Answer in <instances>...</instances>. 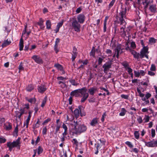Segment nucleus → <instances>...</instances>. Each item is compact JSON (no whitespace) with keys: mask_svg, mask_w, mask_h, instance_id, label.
<instances>
[{"mask_svg":"<svg viewBox=\"0 0 157 157\" xmlns=\"http://www.w3.org/2000/svg\"><path fill=\"white\" fill-rule=\"evenodd\" d=\"M71 27L74 29L75 31L77 32H80L81 26L76 19H73L71 22Z\"/></svg>","mask_w":157,"mask_h":157,"instance_id":"obj_5","label":"nucleus"},{"mask_svg":"<svg viewBox=\"0 0 157 157\" xmlns=\"http://www.w3.org/2000/svg\"><path fill=\"white\" fill-rule=\"evenodd\" d=\"M20 138H18L15 141L13 142L10 141L8 142L7 143V146L9 148V150L10 151H12L13 148L14 147H18L20 149Z\"/></svg>","mask_w":157,"mask_h":157,"instance_id":"obj_3","label":"nucleus"},{"mask_svg":"<svg viewBox=\"0 0 157 157\" xmlns=\"http://www.w3.org/2000/svg\"><path fill=\"white\" fill-rule=\"evenodd\" d=\"M157 40L156 39L153 37H151L149 39V43L150 44H153L156 42Z\"/></svg>","mask_w":157,"mask_h":157,"instance_id":"obj_22","label":"nucleus"},{"mask_svg":"<svg viewBox=\"0 0 157 157\" xmlns=\"http://www.w3.org/2000/svg\"><path fill=\"white\" fill-rule=\"evenodd\" d=\"M70 82L73 86H77L78 84L76 83L75 80L74 79H71L70 80Z\"/></svg>","mask_w":157,"mask_h":157,"instance_id":"obj_43","label":"nucleus"},{"mask_svg":"<svg viewBox=\"0 0 157 157\" xmlns=\"http://www.w3.org/2000/svg\"><path fill=\"white\" fill-rule=\"evenodd\" d=\"M122 65L125 67H127L128 66V63L126 62H124L122 63Z\"/></svg>","mask_w":157,"mask_h":157,"instance_id":"obj_62","label":"nucleus"},{"mask_svg":"<svg viewBox=\"0 0 157 157\" xmlns=\"http://www.w3.org/2000/svg\"><path fill=\"white\" fill-rule=\"evenodd\" d=\"M126 8L122 9L117 16V18L119 19L120 21L121 25L126 24V22L124 20V18H125L126 17Z\"/></svg>","mask_w":157,"mask_h":157,"instance_id":"obj_4","label":"nucleus"},{"mask_svg":"<svg viewBox=\"0 0 157 157\" xmlns=\"http://www.w3.org/2000/svg\"><path fill=\"white\" fill-rule=\"evenodd\" d=\"M74 113L76 117H78L79 115V109H75L74 111Z\"/></svg>","mask_w":157,"mask_h":157,"instance_id":"obj_31","label":"nucleus"},{"mask_svg":"<svg viewBox=\"0 0 157 157\" xmlns=\"http://www.w3.org/2000/svg\"><path fill=\"white\" fill-rule=\"evenodd\" d=\"M134 75L135 77L138 78L140 76V72L136 71H134Z\"/></svg>","mask_w":157,"mask_h":157,"instance_id":"obj_44","label":"nucleus"},{"mask_svg":"<svg viewBox=\"0 0 157 157\" xmlns=\"http://www.w3.org/2000/svg\"><path fill=\"white\" fill-rule=\"evenodd\" d=\"M125 49L129 51L130 52L131 54L133 56L134 58L137 59H138L139 58L140 55L139 53H138L135 51L132 50L128 45L126 47Z\"/></svg>","mask_w":157,"mask_h":157,"instance_id":"obj_8","label":"nucleus"},{"mask_svg":"<svg viewBox=\"0 0 157 157\" xmlns=\"http://www.w3.org/2000/svg\"><path fill=\"white\" fill-rule=\"evenodd\" d=\"M140 75L144 76L145 75V72L143 70H140L139 71Z\"/></svg>","mask_w":157,"mask_h":157,"instance_id":"obj_61","label":"nucleus"},{"mask_svg":"<svg viewBox=\"0 0 157 157\" xmlns=\"http://www.w3.org/2000/svg\"><path fill=\"white\" fill-rule=\"evenodd\" d=\"M87 90L85 87H83L82 89L75 90L71 92V94L72 96H77L78 93L81 94L82 96L81 101L83 102L87 99L89 96L88 94L87 93Z\"/></svg>","mask_w":157,"mask_h":157,"instance_id":"obj_1","label":"nucleus"},{"mask_svg":"<svg viewBox=\"0 0 157 157\" xmlns=\"http://www.w3.org/2000/svg\"><path fill=\"white\" fill-rule=\"evenodd\" d=\"M34 89L33 86L32 84L28 85L26 88V90L28 92H30Z\"/></svg>","mask_w":157,"mask_h":157,"instance_id":"obj_23","label":"nucleus"},{"mask_svg":"<svg viewBox=\"0 0 157 157\" xmlns=\"http://www.w3.org/2000/svg\"><path fill=\"white\" fill-rule=\"evenodd\" d=\"M31 117V116L29 115L27 120L26 121V127L28 128L29 124V121Z\"/></svg>","mask_w":157,"mask_h":157,"instance_id":"obj_37","label":"nucleus"},{"mask_svg":"<svg viewBox=\"0 0 157 157\" xmlns=\"http://www.w3.org/2000/svg\"><path fill=\"white\" fill-rule=\"evenodd\" d=\"M43 22L44 21L41 18H40V19L38 23V24L40 26L41 29H44V26L43 25Z\"/></svg>","mask_w":157,"mask_h":157,"instance_id":"obj_27","label":"nucleus"},{"mask_svg":"<svg viewBox=\"0 0 157 157\" xmlns=\"http://www.w3.org/2000/svg\"><path fill=\"white\" fill-rule=\"evenodd\" d=\"M32 58L35 62L38 64H42L43 63V60L40 56H39L34 55L32 57Z\"/></svg>","mask_w":157,"mask_h":157,"instance_id":"obj_7","label":"nucleus"},{"mask_svg":"<svg viewBox=\"0 0 157 157\" xmlns=\"http://www.w3.org/2000/svg\"><path fill=\"white\" fill-rule=\"evenodd\" d=\"M6 141V140L4 137H0V143H4Z\"/></svg>","mask_w":157,"mask_h":157,"instance_id":"obj_56","label":"nucleus"},{"mask_svg":"<svg viewBox=\"0 0 157 157\" xmlns=\"http://www.w3.org/2000/svg\"><path fill=\"white\" fill-rule=\"evenodd\" d=\"M134 135L135 138L138 140L140 137V133L138 131H135L134 133Z\"/></svg>","mask_w":157,"mask_h":157,"instance_id":"obj_29","label":"nucleus"},{"mask_svg":"<svg viewBox=\"0 0 157 157\" xmlns=\"http://www.w3.org/2000/svg\"><path fill=\"white\" fill-rule=\"evenodd\" d=\"M150 70L152 71H155L156 68L155 65L154 64H152L151 65V67L150 68Z\"/></svg>","mask_w":157,"mask_h":157,"instance_id":"obj_50","label":"nucleus"},{"mask_svg":"<svg viewBox=\"0 0 157 157\" xmlns=\"http://www.w3.org/2000/svg\"><path fill=\"white\" fill-rule=\"evenodd\" d=\"M116 0H112L108 6V8L109 9L113 5Z\"/></svg>","mask_w":157,"mask_h":157,"instance_id":"obj_40","label":"nucleus"},{"mask_svg":"<svg viewBox=\"0 0 157 157\" xmlns=\"http://www.w3.org/2000/svg\"><path fill=\"white\" fill-rule=\"evenodd\" d=\"M26 99L29 102H30L32 103H35L36 101V100L35 98L28 99L27 98H26Z\"/></svg>","mask_w":157,"mask_h":157,"instance_id":"obj_36","label":"nucleus"},{"mask_svg":"<svg viewBox=\"0 0 157 157\" xmlns=\"http://www.w3.org/2000/svg\"><path fill=\"white\" fill-rule=\"evenodd\" d=\"M54 66L58 69L60 71H63V68L62 66L59 64H57L55 65Z\"/></svg>","mask_w":157,"mask_h":157,"instance_id":"obj_33","label":"nucleus"},{"mask_svg":"<svg viewBox=\"0 0 157 157\" xmlns=\"http://www.w3.org/2000/svg\"><path fill=\"white\" fill-rule=\"evenodd\" d=\"M78 62L80 63H82V64H81L80 66L79 67V68H83L84 65H86L88 63V61L87 60H85V61L79 60Z\"/></svg>","mask_w":157,"mask_h":157,"instance_id":"obj_20","label":"nucleus"},{"mask_svg":"<svg viewBox=\"0 0 157 157\" xmlns=\"http://www.w3.org/2000/svg\"><path fill=\"white\" fill-rule=\"evenodd\" d=\"M47 90L46 86L44 85L41 84L40 85L38 86L37 87V90L40 93H43Z\"/></svg>","mask_w":157,"mask_h":157,"instance_id":"obj_9","label":"nucleus"},{"mask_svg":"<svg viewBox=\"0 0 157 157\" xmlns=\"http://www.w3.org/2000/svg\"><path fill=\"white\" fill-rule=\"evenodd\" d=\"M95 50L94 49V47H93L92 48L91 51L90 52V55L93 57L95 56Z\"/></svg>","mask_w":157,"mask_h":157,"instance_id":"obj_48","label":"nucleus"},{"mask_svg":"<svg viewBox=\"0 0 157 157\" xmlns=\"http://www.w3.org/2000/svg\"><path fill=\"white\" fill-rule=\"evenodd\" d=\"M148 48L147 46L143 47L140 52V56L141 58H143L144 57H145L147 59L148 58L147 55L148 53Z\"/></svg>","mask_w":157,"mask_h":157,"instance_id":"obj_6","label":"nucleus"},{"mask_svg":"<svg viewBox=\"0 0 157 157\" xmlns=\"http://www.w3.org/2000/svg\"><path fill=\"white\" fill-rule=\"evenodd\" d=\"M149 10L152 13H155L157 11V8L155 5H151L149 7Z\"/></svg>","mask_w":157,"mask_h":157,"instance_id":"obj_19","label":"nucleus"},{"mask_svg":"<svg viewBox=\"0 0 157 157\" xmlns=\"http://www.w3.org/2000/svg\"><path fill=\"white\" fill-rule=\"evenodd\" d=\"M4 128L6 130H9L12 128L11 124L9 122H6L4 124Z\"/></svg>","mask_w":157,"mask_h":157,"instance_id":"obj_14","label":"nucleus"},{"mask_svg":"<svg viewBox=\"0 0 157 157\" xmlns=\"http://www.w3.org/2000/svg\"><path fill=\"white\" fill-rule=\"evenodd\" d=\"M5 121V119L3 118H0V126H2L3 122Z\"/></svg>","mask_w":157,"mask_h":157,"instance_id":"obj_59","label":"nucleus"},{"mask_svg":"<svg viewBox=\"0 0 157 157\" xmlns=\"http://www.w3.org/2000/svg\"><path fill=\"white\" fill-rule=\"evenodd\" d=\"M145 145L148 147H155L154 140H153L152 141H151L149 142H145Z\"/></svg>","mask_w":157,"mask_h":157,"instance_id":"obj_18","label":"nucleus"},{"mask_svg":"<svg viewBox=\"0 0 157 157\" xmlns=\"http://www.w3.org/2000/svg\"><path fill=\"white\" fill-rule=\"evenodd\" d=\"M111 64L109 63H106L104 64L103 67L104 69V71L105 72L107 71L110 68H111Z\"/></svg>","mask_w":157,"mask_h":157,"instance_id":"obj_17","label":"nucleus"},{"mask_svg":"<svg viewBox=\"0 0 157 157\" xmlns=\"http://www.w3.org/2000/svg\"><path fill=\"white\" fill-rule=\"evenodd\" d=\"M16 117H18L19 119H20L21 117V115H22L21 114V113L17 111L16 112Z\"/></svg>","mask_w":157,"mask_h":157,"instance_id":"obj_55","label":"nucleus"},{"mask_svg":"<svg viewBox=\"0 0 157 157\" xmlns=\"http://www.w3.org/2000/svg\"><path fill=\"white\" fill-rule=\"evenodd\" d=\"M136 89L137 92L139 94V96L140 97L143 98L144 96V94L142 93L140 90V89L139 88H137Z\"/></svg>","mask_w":157,"mask_h":157,"instance_id":"obj_34","label":"nucleus"},{"mask_svg":"<svg viewBox=\"0 0 157 157\" xmlns=\"http://www.w3.org/2000/svg\"><path fill=\"white\" fill-rule=\"evenodd\" d=\"M25 109H24V108H21L20 110V113L23 115L24 113H27V112H25Z\"/></svg>","mask_w":157,"mask_h":157,"instance_id":"obj_51","label":"nucleus"},{"mask_svg":"<svg viewBox=\"0 0 157 157\" xmlns=\"http://www.w3.org/2000/svg\"><path fill=\"white\" fill-rule=\"evenodd\" d=\"M132 27L131 26H129L127 27L126 30V33H127V34H128L129 33V31L131 30V29H132Z\"/></svg>","mask_w":157,"mask_h":157,"instance_id":"obj_58","label":"nucleus"},{"mask_svg":"<svg viewBox=\"0 0 157 157\" xmlns=\"http://www.w3.org/2000/svg\"><path fill=\"white\" fill-rule=\"evenodd\" d=\"M62 128L64 129V132L63 133V136H66L67 134V126L64 124H63L62 125Z\"/></svg>","mask_w":157,"mask_h":157,"instance_id":"obj_21","label":"nucleus"},{"mask_svg":"<svg viewBox=\"0 0 157 157\" xmlns=\"http://www.w3.org/2000/svg\"><path fill=\"white\" fill-rule=\"evenodd\" d=\"M77 51V50L76 48L74 47L73 48V50L72 53L71 59L73 62L75 61V59L76 58L77 56L78 52Z\"/></svg>","mask_w":157,"mask_h":157,"instance_id":"obj_12","label":"nucleus"},{"mask_svg":"<svg viewBox=\"0 0 157 157\" xmlns=\"http://www.w3.org/2000/svg\"><path fill=\"white\" fill-rule=\"evenodd\" d=\"M137 121L139 124H141L143 122V120L142 117L140 116L137 119Z\"/></svg>","mask_w":157,"mask_h":157,"instance_id":"obj_53","label":"nucleus"},{"mask_svg":"<svg viewBox=\"0 0 157 157\" xmlns=\"http://www.w3.org/2000/svg\"><path fill=\"white\" fill-rule=\"evenodd\" d=\"M151 135L152 137H154L155 136V130L153 129L151 130Z\"/></svg>","mask_w":157,"mask_h":157,"instance_id":"obj_52","label":"nucleus"},{"mask_svg":"<svg viewBox=\"0 0 157 157\" xmlns=\"http://www.w3.org/2000/svg\"><path fill=\"white\" fill-rule=\"evenodd\" d=\"M58 83L60 84V87L62 89H64L66 88L67 86L63 82L60 81Z\"/></svg>","mask_w":157,"mask_h":157,"instance_id":"obj_30","label":"nucleus"},{"mask_svg":"<svg viewBox=\"0 0 157 157\" xmlns=\"http://www.w3.org/2000/svg\"><path fill=\"white\" fill-rule=\"evenodd\" d=\"M103 60V59L101 57H99L98 59V64H101L102 61Z\"/></svg>","mask_w":157,"mask_h":157,"instance_id":"obj_64","label":"nucleus"},{"mask_svg":"<svg viewBox=\"0 0 157 157\" xmlns=\"http://www.w3.org/2000/svg\"><path fill=\"white\" fill-rule=\"evenodd\" d=\"M47 129L46 127H44L42 130V134L43 135H46L47 134Z\"/></svg>","mask_w":157,"mask_h":157,"instance_id":"obj_41","label":"nucleus"},{"mask_svg":"<svg viewBox=\"0 0 157 157\" xmlns=\"http://www.w3.org/2000/svg\"><path fill=\"white\" fill-rule=\"evenodd\" d=\"M47 97H44V98L43 100L42 103L41 105V106L42 107H43L44 106L45 104L46 103L47 101Z\"/></svg>","mask_w":157,"mask_h":157,"instance_id":"obj_39","label":"nucleus"},{"mask_svg":"<svg viewBox=\"0 0 157 157\" xmlns=\"http://www.w3.org/2000/svg\"><path fill=\"white\" fill-rule=\"evenodd\" d=\"M121 97L124 99H128V95L122 94L121 95Z\"/></svg>","mask_w":157,"mask_h":157,"instance_id":"obj_57","label":"nucleus"},{"mask_svg":"<svg viewBox=\"0 0 157 157\" xmlns=\"http://www.w3.org/2000/svg\"><path fill=\"white\" fill-rule=\"evenodd\" d=\"M97 90L96 87H91L89 89L88 92L90 95H93Z\"/></svg>","mask_w":157,"mask_h":157,"instance_id":"obj_16","label":"nucleus"},{"mask_svg":"<svg viewBox=\"0 0 157 157\" xmlns=\"http://www.w3.org/2000/svg\"><path fill=\"white\" fill-rule=\"evenodd\" d=\"M149 117L148 115H145L143 119V120L144 121V122L145 123L148 122L149 120Z\"/></svg>","mask_w":157,"mask_h":157,"instance_id":"obj_32","label":"nucleus"},{"mask_svg":"<svg viewBox=\"0 0 157 157\" xmlns=\"http://www.w3.org/2000/svg\"><path fill=\"white\" fill-rule=\"evenodd\" d=\"M123 26L121 27L120 29V33L122 36H125L126 35V31L125 30V25H126L123 24Z\"/></svg>","mask_w":157,"mask_h":157,"instance_id":"obj_11","label":"nucleus"},{"mask_svg":"<svg viewBox=\"0 0 157 157\" xmlns=\"http://www.w3.org/2000/svg\"><path fill=\"white\" fill-rule=\"evenodd\" d=\"M51 119L49 118H48L47 119L45 120L43 123V125H44L47 123H48L49 121H50Z\"/></svg>","mask_w":157,"mask_h":157,"instance_id":"obj_60","label":"nucleus"},{"mask_svg":"<svg viewBox=\"0 0 157 157\" xmlns=\"http://www.w3.org/2000/svg\"><path fill=\"white\" fill-rule=\"evenodd\" d=\"M46 28L48 29H50L51 28V23L49 20L47 21L46 23Z\"/></svg>","mask_w":157,"mask_h":157,"instance_id":"obj_28","label":"nucleus"},{"mask_svg":"<svg viewBox=\"0 0 157 157\" xmlns=\"http://www.w3.org/2000/svg\"><path fill=\"white\" fill-rule=\"evenodd\" d=\"M19 50L20 51H21L23 50V41L22 38H21L20 39V41L19 44Z\"/></svg>","mask_w":157,"mask_h":157,"instance_id":"obj_24","label":"nucleus"},{"mask_svg":"<svg viewBox=\"0 0 157 157\" xmlns=\"http://www.w3.org/2000/svg\"><path fill=\"white\" fill-rule=\"evenodd\" d=\"M11 43L10 41H8V40L7 39L5 41L4 43L2 44V46L3 47H6L10 44Z\"/></svg>","mask_w":157,"mask_h":157,"instance_id":"obj_25","label":"nucleus"},{"mask_svg":"<svg viewBox=\"0 0 157 157\" xmlns=\"http://www.w3.org/2000/svg\"><path fill=\"white\" fill-rule=\"evenodd\" d=\"M39 122L40 120L39 119H38L36 123L33 125V128H34V129H35L39 127L40 125Z\"/></svg>","mask_w":157,"mask_h":157,"instance_id":"obj_35","label":"nucleus"},{"mask_svg":"<svg viewBox=\"0 0 157 157\" xmlns=\"http://www.w3.org/2000/svg\"><path fill=\"white\" fill-rule=\"evenodd\" d=\"M127 112L126 110L124 108L121 109V112L119 113V115L121 116H124Z\"/></svg>","mask_w":157,"mask_h":157,"instance_id":"obj_26","label":"nucleus"},{"mask_svg":"<svg viewBox=\"0 0 157 157\" xmlns=\"http://www.w3.org/2000/svg\"><path fill=\"white\" fill-rule=\"evenodd\" d=\"M106 116V113L105 112L103 113L102 116V117L101 119V121L102 122H103L104 121L105 119Z\"/></svg>","mask_w":157,"mask_h":157,"instance_id":"obj_47","label":"nucleus"},{"mask_svg":"<svg viewBox=\"0 0 157 157\" xmlns=\"http://www.w3.org/2000/svg\"><path fill=\"white\" fill-rule=\"evenodd\" d=\"M120 50L122 51V50H121V45L119 44L117 46L116 48L115 49V53L113 57H114L115 56H116L117 58H118L119 53Z\"/></svg>","mask_w":157,"mask_h":157,"instance_id":"obj_13","label":"nucleus"},{"mask_svg":"<svg viewBox=\"0 0 157 157\" xmlns=\"http://www.w3.org/2000/svg\"><path fill=\"white\" fill-rule=\"evenodd\" d=\"M77 124V122H75V121H74L71 124L72 126V129L74 130L75 133H78L86 131V126L84 125H81L77 128L76 127Z\"/></svg>","mask_w":157,"mask_h":157,"instance_id":"obj_2","label":"nucleus"},{"mask_svg":"<svg viewBox=\"0 0 157 157\" xmlns=\"http://www.w3.org/2000/svg\"><path fill=\"white\" fill-rule=\"evenodd\" d=\"M98 119L96 117L94 118L90 123V125L93 126H95L98 124Z\"/></svg>","mask_w":157,"mask_h":157,"instance_id":"obj_15","label":"nucleus"},{"mask_svg":"<svg viewBox=\"0 0 157 157\" xmlns=\"http://www.w3.org/2000/svg\"><path fill=\"white\" fill-rule=\"evenodd\" d=\"M18 68L19 70V71H22L24 70V68L23 67V65H22V62L20 63L19 66Z\"/></svg>","mask_w":157,"mask_h":157,"instance_id":"obj_49","label":"nucleus"},{"mask_svg":"<svg viewBox=\"0 0 157 157\" xmlns=\"http://www.w3.org/2000/svg\"><path fill=\"white\" fill-rule=\"evenodd\" d=\"M43 151V149L42 148L40 147V146H39L38 148V151L37 153L38 155H40V154Z\"/></svg>","mask_w":157,"mask_h":157,"instance_id":"obj_46","label":"nucleus"},{"mask_svg":"<svg viewBox=\"0 0 157 157\" xmlns=\"http://www.w3.org/2000/svg\"><path fill=\"white\" fill-rule=\"evenodd\" d=\"M77 19L79 23L82 24L85 21V17L83 14H79L77 17Z\"/></svg>","mask_w":157,"mask_h":157,"instance_id":"obj_10","label":"nucleus"},{"mask_svg":"<svg viewBox=\"0 0 157 157\" xmlns=\"http://www.w3.org/2000/svg\"><path fill=\"white\" fill-rule=\"evenodd\" d=\"M106 52L108 54H109V56H111L112 54V51L110 49H107L106 51Z\"/></svg>","mask_w":157,"mask_h":157,"instance_id":"obj_54","label":"nucleus"},{"mask_svg":"<svg viewBox=\"0 0 157 157\" xmlns=\"http://www.w3.org/2000/svg\"><path fill=\"white\" fill-rule=\"evenodd\" d=\"M63 23V20H62L60 22L58 23L56 27L59 29L62 26Z\"/></svg>","mask_w":157,"mask_h":157,"instance_id":"obj_45","label":"nucleus"},{"mask_svg":"<svg viewBox=\"0 0 157 157\" xmlns=\"http://www.w3.org/2000/svg\"><path fill=\"white\" fill-rule=\"evenodd\" d=\"M132 50L135 49L136 47V45L134 42H132L131 43L130 47H129Z\"/></svg>","mask_w":157,"mask_h":157,"instance_id":"obj_38","label":"nucleus"},{"mask_svg":"<svg viewBox=\"0 0 157 157\" xmlns=\"http://www.w3.org/2000/svg\"><path fill=\"white\" fill-rule=\"evenodd\" d=\"M125 144L130 148H132L133 147V145L132 144V143L129 141H126L125 142Z\"/></svg>","mask_w":157,"mask_h":157,"instance_id":"obj_42","label":"nucleus"},{"mask_svg":"<svg viewBox=\"0 0 157 157\" xmlns=\"http://www.w3.org/2000/svg\"><path fill=\"white\" fill-rule=\"evenodd\" d=\"M60 127V125L59 124H57L56 126V132L57 133L58 131L59 130V128Z\"/></svg>","mask_w":157,"mask_h":157,"instance_id":"obj_63","label":"nucleus"}]
</instances>
